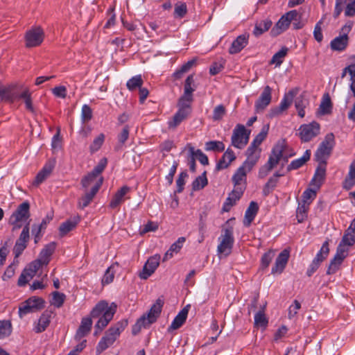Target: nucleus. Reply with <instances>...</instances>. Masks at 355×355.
<instances>
[{"instance_id": "f257e3e1", "label": "nucleus", "mask_w": 355, "mask_h": 355, "mask_svg": "<svg viewBox=\"0 0 355 355\" xmlns=\"http://www.w3.org/2000/svg\"><path fill=\"white\" fill-rule=\"evenodd\" d=\"M116 311V304L112 303L109 306L105 301L99 302L91 311L92 318H98L102 315L95 325L94 335L97 336L112 320Z\"/></svg>"}, {"instance_id": "f03ea898", "label": "nucleus", "mask_w": 355, "mask_h": 355, "mask_svg": "<svg viewBox=\"0 0 355 355\" xmlns=\"http://www.w3.org/2000/svg\"><path fill=\"white\" fill-rule=\"evenodd\" d=\"M163 305L164 300L159 298L157 299L155 303L152 305L149 311L139 318L133 325L132 334L137 335L142 328H148L155 322L161 313Z\"/></svg>"}, {"instance_id": "7ed1b4c3", "label": "nucleus", "mask_w": 355, "mask_h": 355, "mask_svg": "<svg viewBox=\"0 0 355 355\" xmlns=\"http://www.w3.org/2000/svg\"><path fill=\"white\" fill-rule=\"evenodd\" d=\"M286 148V143L285 140L278 141L274 146L271 154L269 156L268 160L259 171V177L264 178L268 173L275 168L283 157V153Z\"/></svg>"}, {"instance_id": "20e7f679", "label": "nucleus", "mask_w": 355, "mask_h": 355, "mask_svg": "<svg viewBox=\"0 0 355 355\" xmlns=\"http://www.w3.org/2000/svg\"><path fill=\"white\" fill-rule=\"evenodd\" d=\"M107 162L106 158L101 159L94 169L83 178L81 184L85 190H87L90 186L94 188L99 180H101V184H103V178L101 176V173L104 171Z\"/></svg>"}, {"instance_id": "39448f33", "label": "nucleus", "mask_w": 355, "mask_h": 355, "mask_svg": "<svg viewBox=\"0 0 355 355\" xmlns=\"http://www.w3.org/2000/svg\"><path fill=\"white\" fill-rule=\"evenodd\" d=\"M30 205L28 202L20 204L11 215L9 223L12 225V231L19 230L22 227V222L30 217Z\"/></svg>"}, {"instance_id": "423d86ee", "label": "nucleus", "mask_w": 355, "mask_h": 355, "mask_svg": "<svg viewBox=\"0 0 355 355\" xmlns=\"http://www.w3.org/2000/svg\"><path fill=\"white\" fill-rule=\"evenodd\" d=\"M335 137L332 132L326 135L315 152V159L318 162H326L335 146Z\"/></svg>"}, {"instance_id": "0eeeda50", "label": "nucleus", "mask_w": 355, "mask_h": 355, "mask_svg": "<svg viewBox=\"0 0 355 355\" xmlns=\"http://www.w3.org/2000/svg\"><path fill=\"white\" fill-rule=\"evenodd\" d=\"M233 232L232 227L229 226L223 229L222 234L218 238L219 244L217 247L218 254L228 256L231 253L234 242Z\"/></svg>"}, {"instance_id": "6e6552de", "label": "nucleus", "mask_w": 355, "mask_h": 355, "mask_svg": "<svg viewBox=\"0 0 355 355\" xmlns=\"http://www.w3.org/2000/svg\"><path fill=\"white\" fill-rule=\"evenodd\" d=\"M302 18V14L296 10H291L279 19L275 26L271 30V34L273 36H277L285 31L291 24L292 21H297Z\"/></svg>"}, {"instance_id": "1a4fd4ad", "label": "nucleus", "mask_w": 355, "mask_h": 355, "mask_svg": "<svg viewBox=\"0 0 355 355\" xmlns=\"http://www.w3.org/2000/svg\"><path fill=\"white\" fill-rule=\"evenodd\" d=\"M320 125L316 121L301 125L299 128V137L302 141L308 142L320 133Z\"/></svg>"}, {"instance_id": "9d476101", "label": "nucleus", "mask_w": 355, "mask_h": 355, "mask_svg": "<svg viewBox=\"0 0 355 355\" xmlns=\"http://www.w3.org/2000/svg\"><path fill=\"white\" fill-rule=\"evenodd\" d=\"M44 38V32L40 26L33 27L25 35L26 46L28 48L40 46Z\"/></svg>"}, {"instance_id": "9b49d317", "label": "nucleus", "mask_w": 355, "mask_h": 355, "mask_svg": "<svg viewBox=\"0 0 355 355\" xmlns=\"http://www.w3.org/2000/svg\"><path fill=\"white\" fill-rule=\"evenodd\" d=\"M249 135L243 125H237L232 136V144L234 147L242 149L248 142Z\"/></svg>"}, {"instance_id": "f8f14e48", "label": "nucleus", "mask_w": 355, "mask_h": 355, "mask_svg": "<svg viewBox=\"0 0 355 355\" xmlns=\"http://www.w3.org/2000/svg\"><path fill=\"white\" fill-rule=\"evenodd\" d=\"M253 166L243 163V164L236 171L233 175L232 180L234 187H239L246 188L247 174L250 172Z\"/></svg>"}, {"instance_id": "ddd939ff", "label": "nucleus", "mask_w": 355, "mask_h": 355, "mask_svg": "<svg viewBox=\"0 0 355 355\" xmlns=\"http://www.w3.org/2000/svg\"><path fill=\"white\" fill-rule=\"evenodd\" d=\"M348 248L342 247L341 245H338L337 248L336 253L331 261L329 266L328 267L327 273L328 275H331L335 273L339 268V266L345 259V258L347 256Z\"/></svg>"}, {"instance_id": "4468645a", "label": "nucleus", "mask_w": 355, "mask_h": 355, "mask_svg": "<svg viewBox=\"0 0 355 355\" xmlns=\"http://www.w3.org/2000/svg\"><path fill=\"white\" fill-rule=\"evenodd\" d=\"M296 94L297 92L295 90H291L288 93L285 94L279 105L270 110L269 116L271 118L275 117L286 110L292 104Z\"/></svg>"}, {"instance_id": "2eb2a0df", "label": "nucleus", "mask_w": 355, "mask_h": 355, "mask_svg": "<svg viewBox=\"0 0 355 355\" xmlns=\"http://www.w3.org/2000/svg\"><path fill=\"white\" fill-rule=\"evenodd\" d=\"M160 255L155 254L150 257L145 263L139 277L142 279H148L159 265Z\"/></svg>"}, {"instance_id": "dca6fc26", "label": "nucleus", "mask_w": 355, "mask_h": 355, "mask_svg": "<svg viewBox=\"0 0 355 355\" xmlns=\"http://www.w3.org/2000/svg\"><path fill=\"white\" fill-rule=\"evenodd\" d=\"M272 99V89L268 86H266L255 102V110L257 112L263 111L266 107L270 103Z\"/></svg>"}, {"instance_id": "f3484780", "label": "nucleus", "mask_w": 355, "mask_h": 355, "mask_svg": "<svg viewBox=\"0 0 355 355\" xmlns=\"http://www.w3.org/2000/svg\"><path fill=\"white\" fill-rule=\"evenodd\" d=\"M101 187V180H99L98 183L95 185L94 188H91V190L89 191L88 190H85V195H83L81 198L78 199V208L80 209H85L87 207L90 202L93 200L94 196L98 191L99 189Z\"/></svg>"}, {"instance_id": "a211bd4d", "label": "nucleus", "mask_w": 355, "mask_h": 355, "mask_svg": "<svg viewBox=\"0 0 355 355\" xmlns=\"http://www.w3.org/2000/svg\"><path fill=\"white\" fill-rule=\"evenodd\" d=\"M249 34L244 33L239 35L232 43L229 53L236 54L241 52L248 44Z\"/></svg>"}, {"instance_id": "6ab92c4d", "label": "nucleus", "mask_w": 355, "mask_h": 355, "mask_svg": "<svg viewBox=\"0 0 355 355\" xmlns=\"http://www.w3.org/2000/svg\"><path fill=\"white\" fill-rule=\"evenodd\" d=\"M289 258V250H284L277 257L275 266L272 268V274H280L285 268Z\"/></svg>"}, {"instance_id": "aec40b11", "label": "nucleus", "mask_w": 355, "mask_h": 355, "mask_svg": "<svg viewBox=\"0 0 355 355\" xmlns=\"http://www.w3.org/2000/svg\"><path fill=\"white\" fill-rule=\"evenodd\" d=\"M55 165V159L49 160L42 169L37 173L34 184L38 185L43 182L52 173Z\"/></svg>"}, {"instance_id": "412c9836", "label": "nucleus", "mask_w": 355, "mask_h": 355, "mask_svg": "<svg viewBox=\"0 0 355 355\" xmlns=\"http://www.w3.org/2000/svg\"><path fill=\"white\" fill-rule=\"evenodd\" d=\"M191 111L187 108H179L171 120L168 121V128L171 130H175L183 121L187 119L191 114Z\"/></svg>"}, {"instance_id": "4be33fe9", "label": "nucleus", "mask_w": 355, "mask_h": 355, "mask_svg": "<svg viewBox=\"0 0 355 355\" xmlns=\"http://www.w3.org/2000/svg\"><path fill=\"white\" fill-rule=\"evenodd\" d=\"M260 153L259 146L252 142L246 150L247 159L243 163L254 167L260 157Z\"/></svg>"}, {"instance_id": "5701e85b", "label": "nucleus", "mask_w": 355, "mask_h": 355, "mask_svg": "<svg viewBox=\"0 0 355 355\" xmlns=\"http://www.w3.org/2000/svg\"><path fill=\"white\" fill-rule=\"evenodd\" d=\"M326 162H319L318 166L311 180V184L317 188H320L324 181L326 176Z\"/></svg>"}, {"instance_id": "b1692460", "label": "nucleus", "mask_w": 355, "mask_h": 355, "mask_svg": "<svg viewBox=\"0 0 355 355\" xmlns=\"http://www.w3.org/2000/svg\"><path fill=\"white\" fill-rule=\"evenodd\" d=\"M348 43L349 37L347 33H343V35H340L331 40L330 47L332 51H343L347 48Z\"/></svg>"}, {"instance_id": "393cba45", "label": "nucleus", "mask_w": 355, "mask_h": 355, "mask_svg": "<svg viewBox=\"0 0 355 355\" xmlns=\"http://www.w3.org/2000/svg\"><path fill=\"white\" fill-rule=\"evenodd\" d=\"M355 243V222L352 221L350 226L345 231L343 239L338 245L346 248Z\"/></svg>"}, {"instance_id": "a878e982", "label": "nucleus", "mask_w": 355, "mask_h": 355, "mask_svg": "<svg viewBox=\"0 0 355 355\" xmlns=\"http://www.w3.org/2000/svg\"><path fill=\"white\" fill-rule=\"evenodd\" d=\"M126 325V321H121L117 322L114 326L109 328V329L105 332V336L107 338V339H111L112 342L114 343L116 338L119 336L121 331H123Z\"/></svg>"}, {"instance_id": "bb28decb", "label": "nucleus", "mask_w": 355, "mask_h": 355, "mask_svg": "<svg viewBox=\"0 0 355 355\" xmlns=\"http://www.w3.org/2000/svg\"><path fill=\"white\" fill-rule=\"evenodd\" d=\"M92 325V320L91 318H83L81 320V324L78 329L75 338L80 340L82 338L87 335L91 331Z\"/></svg>"}, {"instance_id": "cd10ccee", "label": "nucleus", "mask_w": 355, "mask_h": 355, "mask_svg": "<svg viewBox=\"0 0 355 355\" xmlns=\"http://www.w3.org/2000/svg\"><path fill=\"white\" fill-rule=\"evenodd\" d=\"M236 159V156L233 150L227 148L224 153L221 159L218 161L216 165L217 170H222L227 168L230 164Z\"/></svg>"}, {"instance_id": "c85d7f7f", "label": "nucleus", "mask_w": 355, "mask_h": 355, "mask_svg": "<svg viewBox=\"0 0 355 355\" xmlns=\"http://www.w3.org/2000/svg\"><path fill=\"white\" fill-rule=\"evenodd\" d=\"M258 211V204L254 201L250 202L244 216L243 225L245 226L249 227L251 223L254 219Z\"/></svg>"}, {"instance_id": "c756f323", "label": "nucleus", "mask_w": 355, "mask_h": 355, "mask_svg": "<svg viewBox=\"0 0 355 355\" xmlns=\"http://www.w3.org/2000/svg\"><path fill=\"white\" fill-rule=\"evenodd\" d=\"M55 247L56 244L55 242H51L46 245L41 250L37 259H39L45 265H47L51 260V255L53 254L55 250Z\"/></svg>"}, {"instance_id": "7c9ffc66", "label": "nucleus", "mask_w": 355, "mask_h": 355, "mask_svg": "<svg viewBox=\"0 0 355 355\" xmlns=\"http://www.w3.org/2000/svg\"><path fill=\"white\" fill-rule=\"evenodd\" d=\"M130 191V188L128 186L122 187L113 196L112 200L110 203V207L112 209L116 208L124 200L123 198Z\"/></svg>"}, {"instance_id": "2f4dec72", "label": "nucleus", "mask_w": 355, "mask_h": 355, "mask_svg": "<svg viewBox=\"0 0 355 355\" xmlns=\"http://www.w3.org/2000/svg\"><path fill=\"white\" fill-rule=\"evenodd\" d=\"M355 185V159L349 166V172L345 177L343 187L346 190H350Z\"/></svg>"}, {"instance_id": "473e14b6", "label": "nucleus", "mask_w": 355, "mask_h": 355, "mask_svg": "<svg viewBox=\"0 0 355 355\" xmlns=\"http://www.w3.org/2000/svg\"><path fill=\"white\" fill-rule=\"evenodd\" d=\"M80 220V217L77 216L74 217L72 220H68L64 223H62L59 227L60 235L61 236H65L68 232L73 230L79 221Z\"/></svg>"}, {"instance_id": "72a5a7b5", "label": "nucleus", "mask_w": 355, "mask_h": 355, "mask_svg": "<svg viewBox=\"0 0 355 355\" xmlns=\"http://www.w3.org/2000/svg\"><path fill=\"white\" fill-rule=\"evenodd\" d=\"M188 315V309H182L179 313L174 318L171 326L168 328V331L175 330L179 329L186 321Z\"/></svg>"}, {"instance_id": "f704fd0d", "label": "nucleus", "mask_w": 355, "mask_h": 355, "mask_svg": "<svg viewBox=\"0 0 355 355\" xmlns=\"http://www.w3.org/2000/svg\"><path fill=\"white\" fill-rule=\"evenodd\" d=\"M311 156V151L306 150L303 156L300 158L296 159L291 162L288 166L287 170L288 171L295 170L302 166L308 160H309Z\"/></svg>"}, {"instance_id": "c9c22d12", "label": "nucleus", "mask_w": 355, "mask_h": 355, "mask_svg": "<svg viewBox=\"0 0 355 355\" xmlns=\"http://www.w3.org/2000/svg\"><path fill=\"white\" fill-rule=\"evenodd\" d=\"M51 321V313L45 311L42 313L38 320L37 326L35 327V331L36 333H41L44 331L46 327L49 325Z\"/></svg>"}, {"instance_id": "e433bc0d", "label": "nucleus", "mask_w": 355, "mask_h": 355, "mask_svg": "<svg viewBox=\"0 0 355 355\" xmlns=\"http://www.w3.org/2000/svg\"><path fill=\"white\" fill-rule=\"evenodd\" d=\"M271 25L272 21L269 19L263 20L259 23H257L253 31V34L256 37H259L267 31L270 28Z\"/></svg>"}, {"instance_id": "4c0bfd02", "label": "nucleus", "mask_w": 355, "mask_h": 355, "mask_svg": "<svg viewBox=\"0 0 355 355\" xmlns=\"http://www.w3.org/2000/svg\"><path fill=\"white\" fill-rule=\"evenodd\" d=\"M309 100L300 96L295 101V106L297 110L298 116L303 118L305 115L304 109L309 105Z\"/></svg>"}, {"instance_id": "58836bf2", "label": "nucleus", "mask_w": 355, "mask_h": 355, "mask_svg": "<svg viewBox=\"0 0 355 355\" xmlns=\"http://www.w3.org/2000/svg\"><path fill=\"white\" fill-rule=\"evenodd\" d=\"M331 102L329 94L323 96L322 102L318 109V113L321 115H324L331 113Z\"/></svg>"}, {"instance_id": "ea45409f", "label": "nucleus", "mask_w": 355, "mask_h": 355, "mask_svg": "<svg viewBox=\"0 0 355 355\" xmlns=\"http://www.w3.org/2000/svg\"><path fill=\"white\" fill-rule=\"evenodd\" d=\"M12 331L10 320H0V339L9 336Z\"/></svg>"}, {"instance_id": "a19ab883", "label": "nucleus", "mask_w": 355, "mask_h": 355, "mask_svg": "<svg viewBox=\"0 0 355 355\" xmlns=\"http://www.w3.org/2000/svg\"><path fill=\"white\" fill-rule=\"evenodd\" d=\"M288 51V49L283 46L278 52L274 54L270 63L275 64L276 66H280L283 62V59L286 57Z\"/></svg>"}, {"instance_id": "79ce46f5", "label": "nucleus", "mask_w": 355, "mask_h": 355, "mask_svg": "<svg viewBox=\"0 0 355 355\" xmlns=\"http://www.w3.org/2000/svg\"><path fill=\"white\" fill-rule=\"evenodd\" d=\"M17 98V96L12 92L10 87H6L1 85L0 98L6 101H14Z\"/></svg>"}, {"instance_id": "37998d69", "label": "nucleus", "mask_w": 355, "mask_h": 355, "mask_svg": "<svg viewBox=\"0 0 355 355\" xmlns=\"http://www.w3.org/2000/svg\"><path fill=\"white\" fill-rule=\"evenodd\" d=\"M309 207L306 203H299L296 211V217L298 223L304 222L307 218V212Z\"/></svg>"}, {"instance_id": "c03bdc74", "label": "nucleus", "mask_w": 355, "mask_h": 355, "mask_svg": "<svg viewBox=\"0 0 355 355\" xmlns=\"http://www.w3.org/2000/svg\"><path fill=\"white\" fill-rule=\"evenodd\" d=\"M144 83V80L141 75H137L130 78L126 83L128 89L130 91L137 88H140Z\"/></svg>"}, {"instance_id": "a18cd8bd", "label": "nucleus", "mask_w": 355, "mask_h": 355, "mask_svg": "<svg viewBox=\"0 0 355 355\" xmlns=\"http://www.w3.org/2000/svg\"><path fill=\"white\" fill-rule=\"evenodd\" d=\"M207 184V179L206 177V171L201 175L196 178L192 183V187L194 191H198L203 189Z\"/></svg>"}, {"instance_id": "49530a36", "label": "nucleus", "mask_w": 355, "mask_h": 355, "mask_svg": "<svg viewBox=\"0 0 355 355\" xmlns=\"http://www.w3.org/2000/svg\"><path fill=\"white\" fill-rule=\"evenodd\" d=\"M205 150L207 151L222 152L225 150V145L220 141H210L205 144Z\"/></svg>"}, {"instance_id": "de8ad7c7", "label": "nucleus", "mask_w": 355, "mask_h": 355, "mask_svg": "<svg viewBox=\"0 0 355 355\" xmlns=\"http://www.w3.org/2000/svg\"><path fill=\"white\" fill-rule=\"evenodd\" d=\"M268 319L266 318L263 311H258L254 315V326L256 327L266 328L268 324Z\"/></svg>"}, {"instance_id": "09e8293b", "label": "nucleus", "mask_w": 355, "mask_h": 355, "mask_svg": "<svg viewBox=\"0 0 355 355\" xmlns=\"http://www.w3.org/2000/svg\"><path fill=\"white\" fill-rule=\"evenodd\" d=\"M193 101V94H187L184 92V94L179 99V108H187L191 111L190 103Z\"/></svg>"}, {"instance_id": "8fccbe9b", "label": "nucleus", "mask_w": 355, "mask_h": 355, "mask_svg": "<svg viewBox=\"0 0 355 355\" xmlns=\"http://www.w3.org/2000/svg\"><path fill=\"white\" fill-rule=\"evenodd\" d=\"M28 304L30 305L31 308L36 311L44 307V301L41 297H33L28 299L26 301Z\"/></svg>"}, {"instance_id": "3c124183", "label": "nucleus", "mask_w": 355, "mask_h": 355, "mask_svg": "<svg viewBox=\"0 0 355 355\" xmlns=\"http://www.w3.org/2000/svg\"><path fill=\"white\" fill-rule=\"evenodd\" d=\"M105 140V135L103 133L98 135L92 141L89 146V150L92 153L98 151L102 146Z\"/></svg>"}, {"instance_id": "603ef678", "label": "nucleus", "mask_w": 355, "mask_h": 355, "mask_svg": "<svg viewBox=\"0 0 355 355\" xmlns=\"http://www.w3.org/2000/svg\"><path fill=\"white\" fill-rule=\"evenodd\" d=\"M269 130V124H266L263 126L261 132L255 137L252 143L257 146H260L261 144L265 140L267 137Z\"/></svg>"}, {"instance_id": "864d4df0", "label": "nucleus", "mask_w": 355, "mask_h": 355, "mask_svg": "<svg viewBox=\"0 0 355 355\" xmlns=\"http://www.w3.org/2000/svg\"><path fill=\"white\" fill-rule=\"evenodd\" d=\"M275 257V251L270 250L268 252H265L261 260V267L262 269H265L268 267L270 262Z\"/></svg>"}, {"instance_id": "5fc2aeb1", "label": "nucleus", "mask_w": 355, "mask_h": 355, "mask_svg": "<svg viewBox=\"0 0 355 355\" xmlns=\"http://www.w3.org/2000/svg\"><path fill=\"white\" fill-rule=\"evenodd\" d=\"M53 299L51 302V304L57 308L61 307L65 300V295L64 293H59L58 291H54L53 293Z\"/></svg>"}, {"instance_id": "6e6d98bb", "label": "nucleus", "mask_w": 355, "mask_h": 355, "mask_svg": "<svg viewBox=\"0 0 355 355\" xmlns=\"http://www.w3.org/2000/svg\"><path fill=\"white\" fill-rule=\"evenodd\" d=\"M18 97L24 100L27 110L31 112H34V107L32 104L31 93L28 89H26Z\"/></svg>"}, {"instance_id": "4d7b16f0", "label": "nucleus", "mask_w": 355, "mask_h": 355, "mask_svg": "<svg viewBox=\"0 0 355 355\" xmlns=\"http://www.w3.org/2000/svg\"><path fill=\"white\" fill-rule=\"evenodd\" d=\"M189 150L191 154L194 155L202 165H207L209 164L207 156L200 150H195L193 147L189 146Z\"/></svg>"}, {"instance_id": "13d9d810", "label": "nucleus", "mask_w": 355, "mask_h": 355, "mask_svg": "<svg viewBox=\"0 0 355 355\" xmlns=\"http://www.w3.org/2000/svg\"><path fill=\"white\" fill-rule=\"evenodd\" d=\"M187 12V5L182 2H178L175 5L174 16L175 17L182 18Z\"/></svg>"}, {"instance_id": "bf43d9fd", "label": "nucleus", "mask_w": 355, "mask_h": 355, "mask_svg": "<svg viewBox=\"0 0 355 355\" xmlns=\"http://www.w3.org/2000/svg\"><path fill=\"white\" fill-rule=\"evenodd\" d=\"M51 147L53 151H58L62 148V137H60V128L59 127L52 139Z\"/></svg>"}, {"instance_id": "052dcab7", "label": "nucleus", "mask_w": 355, "mask_h": 355, "mask_svg": "<svg viewBox=\"0 0 355 355\" xmlns=\"http://www.w3.org/2000/svg\"><path fill=\"white\" fill-rule=\"evenodd\" d=\"M226 114L225 107L223 105H218L214 107L213 111L212 119L214 121H220Z\"/></svg>"}, {"instance_id": "680f3d73", "label": "nucleus", "mask_w": 355, "mask_h": 355, "mask_svg": "<svg viewBox=\"0 0 355 355\" xmlns=\"http://www.w3.org/2000/svg\"><path fill=\"white\" fill-rule=\"evenodd\" d=\"M113 344L111 339H107L105 336L101 339L97 347L96 353L98 354H101L103 351L107 349L110 346Z\"/></svg>"}, {"instance_id": "e2e57ef3", "label": "nucleus", "mask_w": 355, "mask_h": 355, "mask_svg": "<svg viewBox=\"0 0 355 355\" xmlns=\"http://www.w3.org/2000/svg\"><path fill=\"white\" fill-rule=\"evenodd\" d=\"M113 344L111 339H107L105 336L101 339L97 347L96 353L98 354H101L103 351L107 349L110 346Z\"/></svg>"}, {"instance_id": "0e129e2a", "label": "nucleus", "mask_w": 355, "mask_h": 355, "mask_svg": "<svg viewBox=\"0 0 355 355\" xmlns=\"http://www.w3.org/2000/svg\"><path fill=\"white\" fill-rule=\"evenodd\" d=\"M316 197V192L311 189H306L302 194V200L300 203H306L309 207L312 200Z\"/></svg>"}, {"instance_id": "69168bd1", "label": "nucleus", "mask_w": 355, "mask_h": 355, "mask_svg": "<svg viewBox=\"0 0 355 355\" xmlns=\"http://www.w3.org/2000/svg\"><path fill=\"white\" fill-rule=\"evenodd\" d=\"M329 253V242L328 241H324L320 250L317 253L315 258H318L320 261H323L326 259Z\"/></svg>"}, {"instance_id": "338daca9", "label": "nucleus", "mask_w": 355, "mask_h": 355, "mask_svg": "<svg viewBox=\"0 0 355 355\" xmlns=\"http://www.w3.org/2000/svg\"><path fill=\"white\" fill-rule=\"evenodd\" d=\"M300 308H301V304H300V302L297 301V300H295L293 302V304H291L288 308V318L293 319V318H295L297 315V312L300 309Z\"/></svg>"}, {"instance_id": "774afa93", "label": "nucleus", "mask_w": 355, "mask_h": 355, "mask_svg": "<svg viewBox=\"0 0 355 355\" xmlns=\"http://www.w3.org/2000/svg\"><path fill=\"white\" fill-rule=\"evenodd\" d=\"M82 121L83 123L88 122L92 118V110L87 105H84L82 107L81 114Z\"/></svg>"}]
</instances>
